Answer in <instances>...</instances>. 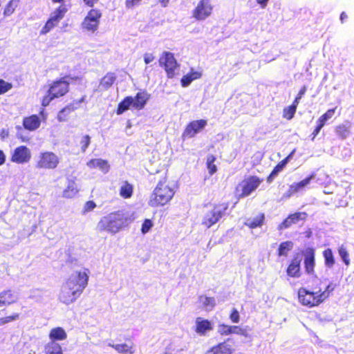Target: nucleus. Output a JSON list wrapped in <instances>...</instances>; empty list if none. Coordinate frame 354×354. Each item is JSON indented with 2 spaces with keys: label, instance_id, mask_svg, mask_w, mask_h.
<instances>
[{
  "label": "nucleus",
  "instance_id": "obj_32",
  "mask_svg": "<svg viewBox=\"0 0 354 354\" xmlns=\"http://www.w3.org/2000/svg\"><path fill=\"white\" fill-rule=\"evenodd\" d=\"M350 128L348 124H340L335 127V131L339 138L345 140L351 133Z\"/></svg>",
  "mask_w": 354,
  "mask_h": 354
},
{
  "label": "nucleus",
  "instance_id": "obj_41",
  "mask_svg": "<svg viewBox=\"0 0 354 354\" xmlns=\"http://www.w3.org/2000/svg\"><path fill=\"white\" fill-rule=\"evenodd\" d=\"M216 158L214 155H209L207 158V168L209 175H212L217 171V167L214 164Z\"/></svg>",
  "mask_w": 354,
  "mask_h": 354
},
{
  "label": "nucleus",
  "instance_id": "obj_6",
  "mask_svg": "<svg viewBox=\"0 0 354 354\" xmlns=\"http://www.w3.org/2000/svg\"><path fill=\"white\" fill-rule=\"evenodd\" d=\"M59 164V157L53 151H46L39 154L35 167L39 170H53L57 167Z\"/></svg>",
  "mask_w": 354,
  "mask_h": 354
},
{
  "label": "nucleus",
  "instance_id": "obj_61",
  "mask_svg": "<svg viewBox=\"0 0 354 354\" xmlns=\"http://www.w3.org/2000/svg\"><path fill=\"white\" fill-rule=\"evenodd\" d=\"M299 101H300V99H297V97H295V100H293L292 104H290V106L293 107L294 109H295L297 110V106L299 103Z\"/></svg>",
  "mask_w": 354,
  "mask_h": 354
},
{
  "label": "nucleus",
  "instance_id": "obj_44",
  "mask_svg": "<svg viewBox=\"0 0 354 354\" xmlns=\"http://www.w3.org/2000/svg\"><path fill=\"white\" fill-rule=\"evenodd\" d=\"M236 334L248 337L249 336L247 328H243L239 326H230V335Z\"/></svg>",
  "mask_w": 354,
  "mask_h": 354
},
{
  "label": "nucleus",
  "instance_id": "obj_23",
  "mask_svg": "<svg viewBox=\"0 0 354 354\" xmlns=\"http://www.w3.org/2000/svg\"><path fill=\"white\" fill-rule=\"evenodd\" d=\"M79 192V189L76 184V178L73 177L68 179L67 186L62 192V196L66 198H72Z\"/></svg>",
  "mask_w": 354,
  "mask_h": 354
},
{
  "label": "nucleus",
  "instance_id": "obj_14",
  "mask_svg": "<svg viewBox=\"0 0 354 354\" xmlns=\"http://www.w3.org/2000/svg\"><path fill=\"white\" fill-rule=\"evenodd\" d=\"M337 287V284L334 282H330L324 290L318 288L317 287L313 288L310 292H313V297H315L316 304L319 306L323 303L326 299H328L331 293L335 290Z\"/></svg>",
  "mask_w": 354,
  "mask_h": 354
},
{
  "label": "nucleus",
  "instance_id": "obj_27",
  "mask_svg": "<svg viewBox=\"0 0 354 354\" xmlns=\"http://www.w3.org/2000/svg\"><path fill=\"white\" fill-rule=\"evenodd\" d=\"M133 185L127 180H124L120 188L119 194L122 198L128 199L133 196Z\"/></svg>",
  "mask_w": 354,
  "mask_h": 354
},
{
  "label": "nucleus",
  "instance_id": "obj_22",
  "mask_svg": "<svg viewBox=\"0 0 354 354\" xmlns=\"http://www.w3.org/2000/svg\"><path fill=\"white\" fill-rule=\"evenodd\" d=\"M41 119L38 115L32 114L29 116L24 117L22 124L25 129L33 131L37 130L41 125Z\"/></svg>",
  "mask_w": 354,
  "mask_h": 354
},
{
  "label": "nucleus",
  "instance_id": "obj_8",
  "mask_svg": "<svg viewBox=\"0 0 354 354\" xmlns=\"http://www.w3.org/2000/svg\"><path fill=\"white\" fill-rule=\"evenodd\" d=\"M262 182L263 179L257 176H250L245 178L236 188L237 192L240 191L239 198H244L250 195Z\"/></svg>",
  "mask_w": 354,
  "mask_h": 354
},
{
  "label": "nucleus",
  "instance_id": "obj_62",
  "mask_svg": "<svg viewBox=\"0 0 354 354\" xmlns=\"http://www.w3.org/2000/svg\"><path fill=\"white\" fill-rule=\"evenodd\" d=\"M348 19V15L345 12H342L340 15V20L342 23H344L346 19Z\"/></svg>",
  "mask_w": 354,
  "mask_h": 354
},
{
  "label": "nucleus",
  "instance_id": "obj_55",
  "mask_svg": "<svg viewBox=\"0 0 354 354\" xmlns=\"http://www.w3.org/2000/svg\"><path fill=\"white\" fill-rule=\"evenodd\" d=\"M48 354H62V348L59 345H55L52 348V351Z\"/></svg>",
  "mask_w": 354,
  "mask_h": 354
},
{
  "label": "nucleus",
  "instance_id": "obj_5",
  "mask_svg": "<svg viewBox=\"0 0 354 354\" xmlns=\"http://www.w3.org/2000/svg\"><path fill=\"white\" fill-rule=\"evenodd\" d=\"M229 208V203L223 202L214 204L212 208L207 212L203 217L201 224L206 228H209L225 214Z\"/></svg>",
  "mask_w": 354,
  "mask_h": 354
},
{
  "label": "nucleus",
  "instance_id": "obj_48",
  "mask_svg": "<svg viewBox=\"0 0 354 354\" xmlns=\"http://www.w3.org/2000/svg\"><path fill=\"white\" fill-rule=\"evenodd\" d=\"M153 224L151 219L146 218L143 221L141 227V232L142 234H146L151 229Z\"/></svg>",
  "mask_w": 354,
  "mask_h": 354
},
{
  "label": "nucleus",
  "instance_id": "obj_35",
  "mask_svg": "<svg viewBox=\"0 0 354 354\" xmlns=\"http://www.w3.org/2000/svg\"><path fill=\"white\" fill-rule=\"evenodd\" d=\"M116 77L113 73H107L101 80L100 86L103 89H109L115 82Z\"/></svg>",
  "mask_w": 354,
  "mask_h": 354
},
{
  "label": "nucleus",
  "instance_id": "obj_58",
  "mask_svg": "<svg viewBox=\"0 0 354 354\" xmlns=\"http://www.w3.org/2000/svg\"><path fill=\"white\" fill-rule=\"evenodd\" d=\"M307 91V87L306 86H303L301 89L299 90V93H297V95H296V97H297V99H301V97H303V95L306 93Z\"/></svg>",
  "mask_w": 354,
  "mask_h": 354
},
{
  "label": "nucleus",
  "instance_id": "obj_36",
  "mask_svg": "<svg viewBox=\"0 0 354 354\" xmlns=\"http://www.w3.org/2000/svg\"><path fill=\"white\" fill-rule=\"evenodd\" d=\"M115 351L122 354H133L134 350L133 344L129 345L127 344H110Z\"/></svg>",
  "mask_w": 354,
  "mask_h": 354
},
{
  "label": "nucleus",
  "instance_id": "obj_13",
  "mask_svg": "<svg viewBox=\"0 0 354 354\" xmlns=\"http://www.w3.org/2000/svg\"><path fill=\"white\" fill-rule=\"evenodd\" d=\"M31 151L25 145L16 147L10 156V161L17 164H24L28 162L31 159Z\"/></svg>",
  "mask_w": 354,
  "mask_h": 354
},
{
  "label": "nucleus",
  "instance_id": "obj_10",
  "mask_svg": "<svg viewBox=\"0 0 354 354\" xmlns=\"http://www.w3.org/2000/svg\"><path fill=\"white\" fill-rule=\"evenodd\" d=\"M101 17L102 12L100 10H90L82 24L83 28L92 32L95 31L98 28Z\"/></svg>",
  "mask_w": 354,
  "mask_h": 354
},
{
  "label": "nucleus",
  "instance_id": "obj_52",
  "mask_svg": "<svg viewBox=\"0 0 354 354\" xmlns=\"http://www.w3.org/2000/svg\"><path fill=\"white\" fill-rule=\"evenodd\" d=\"M142 0H125V6L128 9H133L139 6Z\"/></svg>",
  "mask_w": 354,
  "mask_h": 354
},
{
  "label": "nucleus",
  "instance_id": "obj_19",
  "mask_svg": "<svg viewBox=\"0 0 354 354\" xmlns=\"http://www.w3.org/2000/svg\"><path fill=\"white\" fill-rule=\"evenodd\" d=\"M301 260L298 256H295L291 259L286 271L288 277L299 278L301 276Z\"/></svg>",
  "mask_w": 354,
  "mask_h": 354
},
{
  "label": "nucleus",
  "instance_id": "obj_56",
  "mask_svg": "<svg viewBox=\"0 0 354 354\" xmlns=\"http://www.w3.org/2000/svg\"><path fill=\"white\" fill-rule=\"evenodd\" d=\"M154 56L150 53H146L144 55V62L145 64H148L151 63L154 59Z\"/></svg>",
  "mask_w": 354,
  "mask_h": 354
},
{
  "label": "nucleus",
  "instance_id": "obj_42",
  "mask_svg": "<svg viewBox=\"0 0 354 354\" xmlns=\"http://www.w3.org/2000/svg\"><path fill=\"white\" fill-rule=\"evenodd\" d=\"M264 219V214H261L258 216L254 218L252 221H251L247 224V225L251 229L261 227L263 223Z\"/></svg>",
  "mask_w": 354,
  "mask_h": 354
},
{
  "label": "nucleus",
  "instance_id": "obj_37",
  "mask_svg": "<svg viewBox=\"0 0 354 354\" xmlns=\"http://www.w3.org/2000/svg\"><path fill=\"white\" fill-rule=\"evenodd\" d=\"M293 243L291 241H286L281 243L279 245L277 250V255L279 257H287L288 252L292 248Z\"/></svg>",
  "mask_w": 354,
  "mask_h": 354
},
{
  "label": "nucleus",
  "instance_id": "obj_54",
  "mask_svg": "<svg viewBox=\"0 0 354 354\" xmlns=\"http://www.w3.org/2000/svg\"><path fill=\"white\" fill-rule=\"evenodd\" d=\"M230 319L233 323H238L240 321L239 311H232L230 315Z\"/></svg>",
  "mask_w": 354,
  "mask_h": 354
},
{
  "label": "nucleus",
  "instance_id": "obj_38",
  "mask_svg": "<svg viewBox=\"0 0 354 354\" xmlns=\"http://www.w3.org/2000/svg\"><path fill=\"white\" fill-rule=\"evenodd\" d=\"M68 11V9L64 5H60L53 12L50 17L59 24V21L64 18L65 14Z\"/></svg>",
  "mask_w": 354,
  "mask_h": 354
},
{
  "label": "nucleus",
  "instance_id": "obj_29",
  "mask_svg": "<svg viewBox=\"0 0 354 354\" xmlns=\"http://www.w3.org/2000/svg\"><path fill=\"white\" fill-rule=\"evenodd\" d=\"M291 154L286 157L284 159L281 160L278 164L274 167L271 173L269 174V176L267 177V182L271 183L273 180V178L277 176V174L281 171L283 168L286 167V165L288 163V159L290 157Z\"/></svg>",
  "mask_w": 354,
  "mask_h": 354
},
{
  "label": "nucleus",
  "instance_id": "obj_26",
  "mask_svg": "<svg viewBox=\"0 0 354 354\" xmlns=\"http://www.w3.org/2000/svg\"><path fill=\"white\" fill-rule=\"evenodd\" d=\"M212 329V324L207 319L198 317L196 320L195 331L201 335H204L207 330Z\"/></svg>",
  "mask_w": 354,
  "mask_h": 354
},
{
  "label": "nucleus",
  "instance_id": "obj_28",
  "mask_svg": "<svg viewBox=\"0 0 354 354\" xmlns=\"http://www.w3.org/2000/svg\"><path fill=\"white\" fill-rule=\"evenodd\" d=\"M87 165L91 169L98 167L104 173L107 172L109 169L108 162L100 158H93L87 162Z\"/></svg>",
  "mask_w": 354,
  "mask_h": 354
},
{
  "label": "nucleus",
  "instance_id": "obj_50",
  "mask_svg": "<svg viewBox=\"0 0 354 354\" xmlns=\"http://www.w3.org/2000/svg\"><path fill=\"white\" fill-rule=\"evenodd\" d=\"M91 143V137L88 135H85L82 137L80 141V147L82 152H85Z\"/></svg>",
  "mask_w": 354,
  "mask_h": 354
},
{
  "label": "nucleus",
  "instance_id": "obj_7",
  "mask_svg": "<svg viewBox=\"0 0 354 354\" xmlns=\"http://www.w3.org/2000/svg\"><path fill=\"white\" fill-rule=\"evenodd\" d=\"M158 62L159 65L164 68L168 78L172 79L176 76L180 65L172 53L164 51L161 54Z\"/></svg>",
  "mask_w": 354,
  "mask_h": 354
},
{
  "label": "nucleus",
  "instance_id": "obj_59",
  "mask_svg": "<svg viewBox=\"0 0 354 354\" xmlns=\"http://www.w3.org/2000/svg\"><path fill=\"white\" fill-rule=\"evenodd\" d=\"M6 162V156L2 150L0 149V165H2Z\"/></svg>",
  "mask_w": 354,
  "mask_h": 354
},
{
  "label": "nucleus",
  "instance_id": "obj_15",
  "mask_svg": "<svg viewBox=\"0 0 354 354\" xmlns=\"http://www.w3.org/2000/svg\"><path fill=\"white\" fill-rule=\"evenodd\" d=\"M308 218V214L305 212H298L290 214L278 226V230L289 228L299 221H304Z\"/></svg>",
  "mask_w": 354,
  "mask_h": 354
},
{
  "label": "nucleus",
  "instance_id": "obj_60",
  "mask_svg": "<svg viewBox=\"0 0 354 354\" xmlns=\"http://www.w3.org/2000/svg\"><path fill=\"white\" fill-rule=\"evenodd\" d=\"M299 101H300V99H297V97H295V100H293L292 104H290V106L293 107L294 109H295L297 110V106L299 103Z\"/></svg>",
  "mask_w": 354,
  "mask_h": 354
},
{
  "label": "nucleus",
  "instance_id": "obj_49",
  "mask_svg": "<svg viewBox=\"0 0 354 354\" xmlns=\"http://www.w3.org/2000/svg\"><path fill=\"white\" fill-rule=\"evenodd\" d=\"M199 299L200 301L205 306L213 307L215 305V299L214 297L201 296Z\"/></svg>",
  "mask_w": 354,
  "mask_h": 354
},
{
  "label": "nucleus",
  "instance_id": "obj_18",
  "mask_svg": "<svg viewBox=\"0 0 354 354\" xmlns=\"http://www.w3.org/2000/svg\"><path fill=\"white\" fill-rule=\"evenodd\" d=\"M234 351L233 346L230 344L228 338L211 347L205 354H232Z\"/></svg>",
  "mask_w": 354,
  "mask_h": 354
},
{
  "label": "nucleus",
  "instance_id": "obj_34",
  "mask_svg": "<svg viewBox=\"0 0 354 354\" xmlns=\"http://www.w3.org/2000/svg\"><path fill=\"white\" fill-rule=\"evenodd\" d=\"M323 257L324 259V265L329 268H331L335 264V259L330 248H326L322 252Z\"/></svg>",
  "mask_w": 354,
  "mask_h": 354
},
{
  "label": "nucleus",
  "instance_id": "obj_46",
  "mask_svg": "<svg viewBox=\"0 0 354 354\" xmlns=\"http://www.w3.org/2000/svg\"><path fill=\"white\" fill-rule=\"evenodd\" d=\"M12 88V85L10 82L0 79V95H3L10 91Z\"/></svg>",
  "mask_w": 354,
  "mask_h": 354
},
{
  "label": "nucleus",
  "instance_id": "obj_2",
  "mask_svg": "<svg viewBox=\"0 0 354 354\" xmlns=\"http://www.w3.org/2000/svg\"><path fill=\"white\" fill-rule=\"evenodd\" d=\"M175 193L174 185L169 181L167 174H164L151 194L148 204L152 207L166 205L172 200Z\"/></svg>",
  "mask_w": 354,
  "mask_h": 354
},
{
  "label": "nucleus",
  "instance_id": "obj_43",
  "mask_svg": "<svg viewBox=\"0 0 354 354\" xmlns=\"http://www.w3.org/2000/svg\"><path fill=\"white\" fill-rule=\"evenodd\" d=\"M58 24L55 22L50 17L46 22L45 25L43 26L40 31L41 35H46L48 32H50L55 26H57Z\"/></svg>",
  "mask_w": 354,
  "mask_h": 354
},
{
  "label": "nucleus",
  "instance_id": "obj_40",
  "mask_svg": "<svg viewBox=\"0 0 354 354\" xmlns=\"http://www.w3.org/2000/svg\"><path fill=\"white\" fill-rule=\"evenodd\" d=\"M19 0H10L3 8V15L9 17L12 15L18 6Z\"/></svg>",
  "mask_w": 354,
  "mask_h": 354
},
{
  "label": "nucleus",
  "instance_id": "obj_45",
  "mask_svg": "<svg viewBox=\"0 0 354 354\" xmlns=\"http://www.w3.org/2000/svg\"><path fill=\"white\" fill-rule=\"evenodd\" d=\"M296 109L293 107L288 106L283 109V118L287 120H290L294 118L296 113Z\"/></svg>",
  "mask_w": 354,
  "mask_h": 354
},
{
  "label": "nucleus",
  "instance_id": "obj_33",
  "mask_svg": "<svg viewBox=\"0 0 354 354\" xmlns=\"http://www.w3.org/2000/svg\"><path fill=\"white\" fill-rule=\"evenodd\" d=\"M49 337L52 341L64 340L66 339L67 335L62 328L56 327L50 330Z\"/></svg>",
  "mask_w": 354,
  "mask_h": 354
},
{
  "label": "nucleus",
  "instance_id": "obj_63",
  "mask_svg": "<svg viewBox=\"0 0 354 354\" xmlns=\"http://www.w3.org/2000/svg\"><path fill=\"white\" fill-rule=\"evenodd\" d=\"M169 0H159V2L160 3L162 7H166L169 3Z\"/></svg>",
  "mask_w": 354,
  "mask_h": 354
},
{
  "label": "nucleus",
  "instance_id": "obj_4",
  "mask_svg": "<svg viewBox=\"0 0 354 354\" xmlns=\"http://www.w3.org/2000/svg\"><path fill=\"white\" fill-rule=\"evenodd\" d=\"M126 219L119 212H111L104 216L98 223V227L102 231L117 233L124 225Z\"/></svg>",
  "mask_w": 354,
  "mask_h": 354
},
{
  "label": "nucleus",
  "instance_id": "obj_17",
  "mask_svg": "<svg viewBox=\"0 0 354 354\" xmlns=\"http://www.w3.org/2000/svg\"><path fill=\"white\" fill-rule=\"evenodd\" d=\"M337 107L330 109L326 111V113L322 114L317 120L316 126L313 130V131L311 133L312 140H313L315 137L319 133L322 129L324 127V125L326 124L327 121L330 119H331L335 113Z\"/></svg>",
  "mask_w": 354,
  "mask_h": 354
},
{
  "label": "nucleus",
  "instance_id": "obj_47",
  "mask_svg": "<svg viewBox=\"0 0 354 354\" xmlns=\"http://www.w3.org/2000/svg\"><path fill=\"white\" fill-rule=\"evenodd\" d=\"M218 333L221 336H227L230 335V326L221 324L218 326Z\"/></svg>",
  "mask_w": 354,
  "mask_h": 354
},
{
  "label": "nucleus",
  "instance_id": "obj_21",
  "mask_svg": "<svg viewBox=\"0 0 354 354\" xmlns=\"http://www.w3.org/2000/svg\"><path fill=\"white\" fill-rule=\"evenodd\" d=\"M84 100V97L80 100L74 101L72 103L68 104L64 107L57 114V120L59 122H65L68 120V116L71 112L77 109L80 104Z\"/></svg>",
  "mask_w": 354,
  "mask_h": 354
},
{
  "label": "nucleus",
  "instance_id": "obj_11",
  "mask_svg": "<svg viewBox=\"0 0 354 354\" xmlns=\"http://www.w3.org/2000/svg\"><path fill=\"white\" fill-rule=\"evenodd\" d=\"M304 265L306 274L316 276L315 274V249L313 247L306 248L302 251Z\"/></svg>",
  "mask_w": 354,
  "mask_h": 354
},
{
  "label": "nucleus",
  "instance_id": "obj_25",
  "mask_svg": "<svg viewBox=\"0 0 354 354\" xmlns=\"http://www.w3.org/2000/svg\"><path fill=\"white\" fill-rule=\"evenodd\" d=\"M16 301L17 296L10 290H5L0 293V307L10 305Z\"/></svg>",
  "mask_w": 354,
  "mask_h": 354
},
{
  "label": "nucleus",
  "instance_id": "obj_16",
  "mask_svg": "<svg viewBox=\"0 0 354 354\" xmlns=\"http://www.w3.org/2000/svg\"><path fill=\"white\" fill-rule=\"evenodd\" d=\"M315 174L312 173L308 176L298 183H295L289 186L288 191L283 194L284 198H288L295 194L304 189L315 178Z\"/></svg>",
  "mask_w": 354,
  "mask_h": 354
},
{
  "label": "nucleus",
  "instance_id": "obj_53",
  "mask_svg": "<svg viewBox=\"0 0 354 354\" xmlns=\"http://www.w3.org/2000/svg\"><path fill=\"white\" fill-rule=\"evenodd\" d=\"M19 317L18 314H14L11 316H7L5 317L0 318V325H3L5 324H7L10 322H12L13 320H15Z\"/></svg>",
  "mask_w": 354,
  "mask_h": 354
},
{
  "label": "nucleus",
  "instance_id": "obj_30",
  "mask_svg": "<svg viewBox=\"0 0 354 354\" xmlns=\"http://www.w3.org/2000/svg\"><path fill=\"white\" fill-rule=\"evenodd\" d=\"M201 73L198 71H193L192 70L189 73L182 77L180 80L181 86L183 87H187L192 83V81L201 78Z\"/></svg>",
  "mask_w": 354,
  "mask_h": 354
},
{
  "label": "nucleus",
  "instance_id": "obj_20",
  "mask_svg": "<svg viewBox=\"0 0 354 354\" xmlns=\"http://www.w3.org/2000/svg\"><path fill=\"white\" fill-rule=\"evenodd\" d=\"M313 292L305 288H300L298 290V298L300 303L309 308L317 306Z\"/></svg>",
  "mask_w": 354,
  "mask_h": 354
},
{
  "label": "nucleus",
  "instance_id": "obj_1",
  "mask_svg": "<svg viewBox=\"0 0 354 354\" xmlns=\"http://www.w3.org/2000/svg\"><path fill=\"white\" fill-rule=\"evenodd\" d=\"M88 270L77 272L70 276L62 285L59 295L61 302L69 304L74 302L85 289L88 281Z\"/></svg>",
  "mask_w": 354,
  "mask_h": 354
},
{
  "label": "nucleus",
  "instance_id": "obj_24",
  "mask_svg": "<svg viewBox=\"0 0 354 354\" xmlns=\"http://www.w3.org/2000/svg\"><path fill=\"white\" fill-rule=\"evenodd\" d=\"M148 100L149 95L145 91L137 93L135 97H133L132 108L138 111L142 110L144 109Z\"/></svg>",
  "mask_w": 354,
  "mask_h": 354
},
{
  "label": "nucleus",
  "instance_id": "obj_31",
  "mask_svg": "<svg viewBox=\"0 0 354 354\" xmlns=\"http://www.w3.org/2000/svg\"><path fill=\"white\" fill-rule=\"evenodd\" d=\"M133 104V97L127 96L125 97L118 105L116 109V113L118 115H121L128 109L131 106H132Z\"/></svg>",
  "mask_w": 354,
  "mask_h": 354
},
{
  "label": "nucleus",
  "instance_id": "obj_39",
  "mask_svg": "<svg viewBox=\"0 0 354 354\" xmlns=\"http://www.w3.org/2000/svg\"><path fill=\"white\" fill-rule=\"evenodd\" d=\"M337 251H338V254H339L340 258L342 259V261L344 262V263L346 266H348L351 264V259H350V255H349V253H348V251L346 247L344 246V245H342L339 246Z\"/></svg>",
  "mask_w": 354,
  "mask_h": 354
},
{
  "label": "nucleus",
  "instance_id": "obj_12",
  "mask_svg": "<svg viewBox=\"0 0 354 354\" xmlns=\"http://www.w3.org/2000/svg\"><path fill=\"white\" fill-rule=\"evenodd\" d=\"M207 124V120L203 119L191 121L186 125L182 133V138L186 139L194 138L198 133L205 127Z\"/></svg>",
  "mask_w": 354,
  "mask_h": 354
},
{
  "label": "nucleus",
  "instance_id": "obj_57",
  "mask_svg": "<svg viewBox=\"0 0 354 354\" xmlns=\"http://www.w3.org/2000/svg\"><path fill=\"white\" fill-rule=\"evenodd\" d=\"M84 4L89 8H93L100 0H82Z\"/></svg>",
  "mask_w": 354,
  "mask_h": 354
},
{
  "label": "nucleus",
  "instance_id": "obj_64",
  "mask_svg": "<svg viewBox=\"0 0 354 354\" xmlns=\"http://www.w3.org/2000/svg\"><path fill=\"white\" fill-rule=\"evenodd\" d=\"M39 115H40V116L41 117V119H42L43 120H46V114H45V113H44V109H42V110L39 112Z\"/></svg>",
  "mask_w": 354,
  "mask_h": 354
},
{
  "label": "nucleus",
  "instance_id": "obj_3",
  "mask_svg": "<svg viewBox=\"0 0 354 354\" xmlns=\"http://www.w3.org/2000/svg\"><path fill=\"white\" fill-rule=\"evenodd\" d=\"M69 79H73L69 76H64L53 81L48 86L46 95L42 97L41 104L43 107L48 106L54 99L64 96L69 92Z\"/></svg>",
  "mask_w": 354,
  "mask_h": 354
},
{
  "label": "nucleus",
  "instance_id": "obj_51",
  "mask_svg": "<svg viewBox=\"0 0 354 354\" xmlns=\"http://www.w3.org/2000/svg\"><path fill=\"white\" fill-rule=\"evenodd\" d=\"M96 207V204L93 201H86L84 205L83 212L84 213H87L88 212L92 211Z\"/></svg>",
  "mask_w": 354,
  "mask_h": 354
},
{
  "label": "nucleus",
  "instance_id": "obj_9",
  "mask_svg": "<svg viewBox=\"0 0 354 354\" xmlns=\"http://www.w3.org/2000/svg\"><path fill=\"white\" fill-rule=\"evenodd\" d=\"M213 8L211 0H200L192 10V17L196 21H204L211 16Z\"/></svg>",
  "mask_w": 354,
  "mask_h": 354
}]
</instances>
